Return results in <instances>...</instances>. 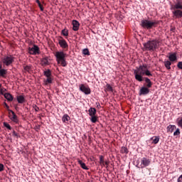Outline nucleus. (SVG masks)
<instances>
[{
    "label": "nucleus",
    "instance_id": "nucleus-15",
    "mask_svg": "<svg viewBox=\"0 0 182 182\" xmlns=\"http://www.w3.org/2000/svg\"><path fill=\"white\" fill-rule=\"evenodd\" d=\"M73 31H75V32L79 31V28L80 26V23L77 20H73Z\"/></svg>",
    "mask_w": 182,
    "mask_h": 182
},
{
    "label": "nucleus",
    "instance_id": "nucleus-4",
    "mask_svg": "<svg viewBox=\"0 0 182 182\" xmlns=\"http://www.w3.org/2000/svg\"><path fill=\"white\" fill-rule=\"evenodd\" d=\"M56 58L57 63L63 68L68 66V63L66 62V53H64L63 51H57L55 55Z\"/></svg>",
    "mask_w": 182,
    "mask_h": 182
},
{
    "label": "nucleus",
    "instance_id": "nucleus-50",
    "mask_svg": "<svg viewBox=\"0 0 182 182\" xmlns=\"http://www.w3.org/2000/svg\"><path fill=\"white\" fill-rule=\"evenodd\" d=\"M0 46H1V42H0Z\"/></svg>",
    "mask_w": 182,
    "mask_h": 182
},
{
    "label": "nucleus",
    "instance_id": "nucleus-14",
    "mask_svg": "<svg viewBox=\"0 0 182 182\" xmlns=\"http://www.w3.org/2000/svg\"><path fill=\"white\" fill-rule=\"evenodd\" d=\"M41 66H49L50 65V59L49 57H44L41 59Z\"/></svg>",
    "mask_w": 182,
    "mask_h": 182
},
{
    "label": "nucleus",
    "instance_id": "nucleus-19",
    "mask_svg": "<svg viewBox=\"0 0 182 182\" xmlns=\"http://www.w3.org/2000/svg\"><path fill=\"white\" fill-rule=\"evenodd\" d=\"M88 114H89V116L92 117V116H96V114L97 113V111L96 110V108L95 107H90L89 109H88Z\"/></svg>",
    "mask_w": 182,
    "mask_h": 182
},
{
    "label": "nucleus",
    "instance_id": "nucleus-21",
    "mask_svg": "<svg viewBox=\"0 0 182 182\" xmlns=\"http://www.w3.org/2000/svg\"><path fill=\"white\" fill-rule=\"evenodd\" d=\"M4 97L8 100V102H12V100H14V96H12L9 92L4 93Z\"/></svg>",
    "mask_w": 182,
    "mask_h": 182
},
{
    "label": "nucleus",
    "instance_id": "nucleus-2",
    "mask_svg": "<svg viewBox=\"0 0 182 182\" xmlns=\"http://www.w3.org/2000/svg\"><path fill=\"white\" fill-rule=\"evenodd\" d=\"M143 50L145 52H156L160 48V41L157 39H152L143 43Z\"/></svg>",
    "mask_w": 182,
    "mask_h": 182
},
{
    "label": "nucleus",
    "instance_id": "nucleus-22",
    "mask_svg": "<svg viewBox=\"0 0 182 182\" xmlns=\"http://www.w3.org/2000/svg\"><path fill=\"white\" fill-rule=\"evenodd\" d=\"M164 65L165 68L168 70H170V69H171V61H170V60H165L164 62Z\"/></svg>",
    "mask_w": 182,
    "mask_h": 182
},
{
    "label": "nucleus",
    "instance_id": "nucleus-10",
    "mask_svg": "<svg viewBox=\"0 0 182 182\" xmlns=\"http://www.w3.org/2000/svg\"><path fill=\"white\" fill-rule=\"evenodd\" d=\"M151 163V160L150 159H147L146 157H144L141 160V168H144V167H149L150 166V164Z\"/></svg>",
    "mask_w": 182,
    "mask_h": 182
},
{
    "label": "nucleus",
    "instance_id": "nucleus-6",
    "mask_svg": "<svg viewBox=\"0 0 182 182\" xmlns=\"http://www.w3.org/2000/svg\"><path fill=\"white\" fill-rule=\"evenodd\" d=\"M80 90L82 93H85V95H90L92 93V90H90V87L89 86H85V84H80L79 85Z\"/></svg>",
    "mask_w": 182,
    "mask_h": 182
},
{
    "label": "nucleus",
    "instance_id": "nucleus-24",
    "mask_svg": "<svg viewBox=\"0 0 182 182\" xmlns=\"http://www.w3.org/2000/svg\"><path fill=\"white\" fill-rule=\"evenodd\" d=\"M151 140H152V144H157L160 141V137L157 136H152Z\"/></svg>",
    "mask_w": 182,
    "mask_h": 182
},
{
    "label": "nucleus",
    "instance_id": "nucleus-46",
    "mask_svg": "<svg viewBox=\"0 0 182 182\" xmlns=\"http://www.w3.org/2000/svg\"><path fill=\"white\" fill-rule=\"evenodd\" d=\"M7 110L9 112V110H11V109H9V105H7V106H6Z\"/></svg>",
    "mask_w": 182,
    "mask_h": 182
},
{
    "label": "nucleus",
    "instance_id": "nucleus-11",
    "mask_svg": "<svg viewBox=\"0 0 182 182\" xmlns=\"http://www.w3.org/2000/svg\"><path fill=\"white\" fill-rule=\"evenodd\" d=\"M181 9H182V1L180 0H176V3L175 4L171 5V11L181 10Z\"/></svg>",
    "mask_w": 182,
    "mask_h": 182
},
{
    "label": "nucleus",
    "instance_id": "nucleus-28",
    "mask_svg": "<svg viewBox=\"0 0 182 182\" xmlns=\"http://www.w3.org/2000/svg\"><path fill=\"white\" fill-rule=\"evenodd\" d=\"M7 70L6 69H1L0 70V76L1 77H5V75H6Z\"/></svg>",
    "mask_w": 182,
    "mask_h": 182
},
{
    "label": "nucleus",
    "instance_id": "nucleus-34",
    "mask_svg": "<svg viewBox=\"0 0 182 182\" xmlns=\"http://www.w3.org/2000/svg\"><path fill=\"white\" fill-rule=\"evenodd\" d=\"M173 136H180V129H176V130L173 132Z\"/></svg>",
    "mask_w": 182,
    "mask_h": 182
},
{
    "label": "nucleus",
    "instance_id": "nucleus-3",
    "mask_svg": "<svg viewBox=\"0 0 182 182\" xmlns=\"http://www.w3.org/2000/svg\"><path fill=\"white\" fill-rule=\"evenodd\" d=\"M159 23H160V21H150L147 19H143L141 21L140 25L141 28H143L144 29H147L149 31L150 29H153V28H157Z\"/></svg>",
    "mask_w": 182,
    "mask_h": 182
},
{
    "label": "nucleus",
    "instance_id": "nucleus-18",
    "mask_svg": "<svg viewBox=\"0 0 182 182\" xmlns=\"http://www.w3.org/2000/svg\"><path fill=\"white\" fill-rule=\"evenodd\" d=\"M16 100L18 103L22 105L23 103H25V102H26V100H25V97L23 95H18L16 97Z\"/></svg>",
    "mask_w": 182,
    "mask_h": 182
},
{
    "label": "nucleus",
    "instance_id": "nucleus-33",
    "mask_svg": "<svg viewBox=\"0 0 182 182\" xmlns=\"http://www.w3.org/2000/svg\"><path fill=\"white\" fill-rule=\"evenodd\" d=\"M106 88L109 92H113V87L109 84L106 85Z\"/></svg>",
    "mask_w": 182,
    "mask_h": 182
},
{
    "label": "nucleus",
    "instance_id": "nucleus-39",
    "mask_svg": "<svg viewBox=\"0 0 182 182\" xmlns=\"http://www.w3.org/2000/svg\"><path fill=\"white\" fill-rule=\"evenodd\" d=\"M4 164H0V173L1 171H4Z\"/></svg>",
    "mask_w": 182,
    "mask_h": 182
},
{
    "label": "nucleus",
    "instance_id": "nucleus-47",
    "mask_svg": "<svg viewBox=\"0 0 182 182\" xmlns=\"http://www.w3.org/2000/svg\"><path fill=\"white\" fill-rule=\"evenodd\" d=\"M4 106H7L8 105V104H6V102H4Z\"/></svg>",
    "mask_w": 182,
    "mask_h": 182
},
{
    "label": "nucleus",
    "instance_id": "nucleus-40",
    "mask_svg": "<svg viewBox=\"0 0 182 182\" xmlns=\"http://www.w3.org/2000/svg\"><path fill=\"white\" fill-rule=\"evenodd\" d=\"M33 108L35 109V112H39V107L34 105Z\"/></svg>",
    "mask_w": 182,
    "mask_h": 182
},
{
    "label": "nucleus",
    "instance_id": "nucleus-30",
    "mask_svg": "<svg viewBox=\"0 0 182 182\" xmlns=\"http://www.w3.org/2000/svg\"><path fill=\"white\" fill-rule=\"evenodd\" d=\"M82 54L85 55L87 56H90V52H89L88 48H85V49L82 50Z\"/></svg>",
    "mask_w": 182,
    "mask_h": 182
},
{
    "label": "nucleus",
    "instance_id": "nucleus-31",
    "mask_svg": "<svg viewBox=\"0 0 182 182\" xmlns=\"http://www.w3.org/2000/svg\"><path fill=\"white\" fill-rule=\"evenodd\" d=\"M90 120L92 123H96L97 122V117L96 115L91 116Z\"/></svg>",
    "mask_w": 182,
    "mask_h": 182
},
{
    "label": "nucleus",
    "instance_id": "nucleus-35",
    "mask_svg": "<svg viewBox=\"0 0 182 182\" xmlns=\"http://www.w3.org/2000/svg\"><path fill=\"white\" fill-rule=\"evenodd\" d=\"M23 69L24 70H26V72H29V70H31V66L29 65L24 66Z\"/></svg>",
    "mask_w": 182,
    "mask_h": 182
},
{
    "label": "nucleus",
    "instance_id": "nucleus-7",
    "mask_svg": "<svg viewBox=\"0 0 182 182\" xmlns=\"http://www.w3.org/2000/svg\"><path fill=\"white\" fill-rule=\"evenodd\" d=\"M10 120L11 122H14V123H16L18 124L19 123V119H18V115L15 114V112L12 110H9V116Z\"/></svg>",
    "mask_w": 182,
    "mask_h": 182
},
{
    "label": "nucleus",
    "instance_id": "nucleus-29",
    "mask_svg": "<svg viewBox=\"0 0 182 182\" xmlns=\"http://www.w3.org/2000/svg\"><path fill=\"white\" fill-rule=\"evenodd\" d=\"M61 33L63 36H69V31L66 30V28L63 29Z\"/></svg>",
    "mask_w": 182,
    "mask_h": 182
},
{
    "label": "nucleus",
    "instance_id": "nucleus-32",
    "mask_svg": "<svg viewBox=\"0 0 182 182\" xmlns=\"http://www.w3.org/2000/svg\"><path fill=\"white\" fill-rule=\"evenodd\" d=\"M3 124H4V127L8 129L9 130H12V127H11V125L9 124H8V122H4Z\"/></svg>",
    "mask_w": 182,
    "mask_h": 182
},
{
    "label": "nucleus",
    "instance_id": "nucleus-26",
    "mask_svg": "<svg viewBox=\"0 0 182 182\" xmlns=\"http://www.w3.org/2000/svg\"><path fill=\"white\" fill-rule=\"evenodd\" d=\"M100 165L102 166V167H105V156H102V155H100Z\"/></svg>",
    "mask_w": 182,
    "mask_h": 182
},
{
    "label": "nucleus",
    "instance_id": "nucleus-41",
    "mask_svg": "<svg viewBox=\"0 0 182 182\" xmlns=\"http://www.w3.org/2000/svg\"><path fill=\"white\" fill-rule=\"evenodd\" d=\"M96 105H97V109H100V107H102V106H100V103L96 102Z\"/></svg>",
    "mask_w": 182,
    "mask_h": 182
},
{
    "label": "nucleus",
    "instance_id": "nucleus-36",
    "mask_svg": "<svg viewBox=\"0 0 182 182\" xmlns=\"http://www.w3.org/2000/svg\"><path fill=\"white\" fill-rule=\"evenodd\" d=\"M13 136H14V137H17V139H18V137H21V136H19V134H18V133H16V132H15V130L13 131Z\"/></svg>",
    "mask_w": 182,
    "mask_h": 182
},
{
    "label": "nucleus",
    "instance_id": "nucleus-43",
    "mask_svg": "<svg viewBox=\"0 0 182 182\" xmlns=\"http://www.w3.org/2000/svg\"><path fill=\"white\" fill-rule=\"evenodd\" d=\"M36 4H38V5H39V4H41V1H39V0H36Z\"/></svg>",
    "mask_w": 182,
    "mask_h": 182
},
{
    "label": "nucleus",
    "instance_id": "nucleus-38",
    "mask_svg": "<svg viewBox=\"0 0 182 182\" xmlns=\"http://www.w3.org/2000/svg\"><path fill=\"white\" fill-rule=\"evenodd\" d=\"M177 66H178V69L182 70V61L178 62L177 64Z\"/></svg>",
    "mask_w": 182,
    "mask_h": 182
},
{
    "label": "nucleus",
    "instance_id": "nucleus-23",
    "mask_svg": "<svg viewBox=\"0 0 182 182\" xmlns=\"http://www.w3.org/2000/svg\"><path fill=\"white\" fill-rule=\"evenodd\" d=\"M78 164H80V167H82L83 168V170H89V168H87V166H86V164H85V162H83L82 160L78 159Z\"/></svg>",
    "mask_w": 182,
    "mask_h": 182
},
{
    "label": "nucleus",
    "instance_id": "nucleus-42",
    "mask_svg": "<svg viewBox=\"0 0 182 182\" xmlns=\"http://www.w3.org/2000/svg\"><path fill=\"white\" fill-rule=\"evenodd\" d=\"M0 95H2L3 96H4L5 94H4V91L2 90V89L0 91Z\"/></svg>",
    "mask_w": 182,
    "mask_h": 182
},
{
    "label": "nucleus",
    "instance_id": "nucleus-16",
    "mask_svg": "<svg viewBox=\"0 0 182 182\" xmlns=\"http://www.w3.org/2000/svg\"><path fill=\"white\" fill-rule=\"evenodd\" d=\"M172 14L173 16H176L178 19L182 18V11L181 10H172Z\"/></svg>",
    "mask_w": 182,
    "mask_h": 182
},
{
    "label": "nucleus",
    "instance_id": "nucleus-27",
    "mask_svg": "<svg viewBox=\"0 0 182 182\" xmlns=\"http://www.w3.org/2000/svg\"><path fill=\"white\" fill-rule=\"evenodd\" d=\"M62 120L63 123H66V122H69V120H70V117H69L68 114H65L63 116Z\"/></svg>",
    "mask_w": 182,
    "mask_h": 182
},
{
    "label": "nucleus",
    "instance_id": "nucleus-37",
    "mask_svg": "<svg viewBox=\"0 0 182 182\" xmlns=\"http://www.w3.org/2000/svg\"><path fill=\"white\" fill-rule=\"evenodd\" d=\"M38 5V7L40 8V11H41V12H43L44 8H43V6L42 5V4L40 3Z\"/></svg>",
    "mask_w": 182,
    "mask_h": 182
},
{
    "label": "nucleus",
    "instance_id": "nucleus-5",
    "mask_svg": "<svg viewBox=\"0 0 182 182\" xmlns=\"http://www.w3.org/2000/svg\"><path fill=\"white\" fill-rule=\"evenodd\" d=\"M43 75L47 77L43 80V83L46 86L48 85H52L53 83V78L52 77V70L50 69H47L43 71Z\"/></svg>",
    "mask_w": 182,
    "mask_h": 182
},
{
    "label": "nucleus",
    "instance_id": "nucleus-9",
    "mask_svg": "<svg viewBox=\"0 0 182 182\" xmlns=\"http://www.w3.org/2000/svg\"><path fill=\"white\" fill-rule=\"evenodd\" d=\"M14 57L12 55L10 56H6L3 58V63L6 65V66H10V65H12L14 63Z\"/></svg>",
    "mask_w": 182,
    "mask_h": 182
},
{
    "label": "nucleus",
    "instance_id": "nucleus-48",
    "mask_svg": "<svg viewBox=\"0 0 182 182\" xmlns=\"http://www.w3.org/2000/svg\"><path fill=\"white\" fill-rule=\"evenodd\" d=\"M2 69V64H0V70Z\"/></svg>",
    "mask_w": 182,
    "mask_h": 182
},
{
    "label": "nucleus",
    "instance_id": "nucleus-8",
    "mask_svg": "<svg viewBox=\"0 0 182 182\" xmlns=\"http://www.w3.org/2000/svg\"><path fill=\"white\" fill-rule=\"evenodd\" d=\"M39 47L36 45H33L32 48H28V53L30 55H39Z\"/></svg>",
    "mask_w": 182,
    "mask_h": 182
},
{
    "label": "nucleus",
    "instance_id": "nucleus-1",
    "mask_svg": "<svg viewBox=\"0 0 182 182\" xmlns=\"http://www.w3.org/2000/svg\"><path fill=\"white\" fill-rule=\"evenodd\" d=\"M134 75L137 82H145L144 86L148 88H151L153 86V82L150 80V76H153L151 72L147 68V64L140 65L139 67H136L134 70ZM144 76H148L144 77Z\"/></svg>",
    "mask_w": 182,
    "mask_h": 182
},
{
    "label": "nucleus",
    "instance_id": "nucleus-17",
    "mask_svg": "<svg viewBox=\"0 0 182 182\" xmlns=\"http://www.w3.org/2000/svg\"><path fill=\"white\" fill-rule=\"evenodd\" d=\"M168 60L171 62H176V60H177V53L169 54Z\"/></svg>",
    "mask_w": 182,
    "mask_h": 182
},
{
    "label": "nucleus",
    "instance_id": "nucleus-25",
    "mask_svg": "<svg viewBox=\"0 0 182 182\" xmlns=\"http://www.w3.org/2000/svg\"><path fill=\"white\" fill-rule=\"evenodd\" d=\"M120 152L122 154H129V149H127L126 146H122Z\"/></svg>",
    "mask_w": 182,
    "mask_h": 182
},
{
    "label": "nucleus",
    "instance_id": "nucleus-49",
    "mask_svg": "<svg viewBox=\"0 0 182 182\" xmlns=\"http://www.w3.org/2000/svg\"><path fill=\"white\" fill-rule=\"evenodd\" d=\"M2 87V84H0V88Z\"/></svg>",
    "mask_w": 182,
    "mask_h": 182
},
{
    "label": "nucleus",
    "instance_id": "nucleus-12",
    "mask_svg": "<svg viewBox=\"0 0 182 182\" xmlns=\"http://www.w3.org/2000/svg\"><path fill=\"white\" fill-rule=\"evenodd\" d=\"M58 44L60 45V48H62V49H68L69 48V45H68L66 40L63 39V37L62 36H60Z\"/></svg>",
    "mask_w": 182,
    "mask_h": 182
},
{
    "label": "nucleus",
    "instance_id": "nucleus-45",
    "mask_svg": "<svg viewBox=\"0 0 182 182\" xmlns=\"http://www.w3.org/2000/svg\"><path fill=\"white\" fill-rule=\"evenodd\" d=\"M7 110L9 112V110H11V109H9V105H7V106H6Z\"/></svg>",
    "mask_w": 182,
    "mask_h": 182
},
{
    "label": "nucleus",
    "instance_id": "nucleus-13",
    "mask_svg": "<svg viewBox=\"0 0 182 182\" xmlns=\"http://www.w3.org/2000/svg\"><path fill=\"white\" fill-rule=\"evenodd\" d=\"M149 93H150V89L146 86H143L139 92V96H146Z\"/></svg>",
    "mask_w": 182,
    "mask_h": 182
},
{
    "label": "nucleus",
    "instance_id": "nucleus-20",
    "mask_svg": "<svg viewBox=\"0 0 182 182\" xmlns=\"http://www.w3.org/2000/svg\"><path fill=\"white\" fill-rule=\"evenodd\" d=\"M177 127H176V125H168L166 128V132L167 133H173V132H174V130H176Z\"/></svg>",
    "mask_w": 182,
    "mask_h": 182
},
{
    "label": "nucleus",
    "instance_id": "nucleus-44",
    "mask_svg": "<svg viewBox=\"0 0 182 182\" xmlns=\"http://www.w3.org/2000/svg\"><path fill=\"white\" fill-rule=\"evenodd\" d=\"M105 166H109V162H107V161H105Z\"/></svg>",
    "mask_w": 182,
    "mask_h": 182
}]
</instances>
